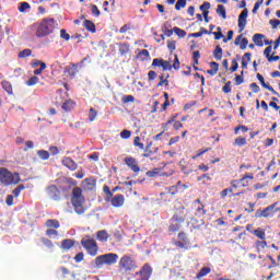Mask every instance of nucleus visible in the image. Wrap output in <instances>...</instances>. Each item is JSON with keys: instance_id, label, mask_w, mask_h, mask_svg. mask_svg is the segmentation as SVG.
I'll return each instance as SVG.
<instances>
[{"instance_id": "nucleus-1", "label": "nucleus", "mask_w": 280, "mask_h": 280, "mask_svg": "<svg viewBox=\"0 0 280 280\" xmlns=\"http://www.w3.org/2000/svg\"><path fill=\"white\" fill-rule=\"evenodd\" d=\"M84 196H82V188L74 187L72 189L71 205L78 215H84L86 208H84Z\"/></svg>"}, {"instance_id": "nucleus-2", "label": "nucleus", "mask_w": 280, "mask_h": 280, "mask_svg": "<svg viewBox=\"0 0 280 280\" xmlns=\"http://www.w3.org/2000/svg\"><path fill=\"white\" fill-rule=\"evenodd\" d=\"M54 30H56V20L44 19L37 27L36 36L37 38H45V36L54 34Z\"/></svg>"}, {"instance_id": "nucleus-3", "label": "nucleus", "mask_w": 280, "mask_h": 280, "mask_svg": "<svg viewBox=\"0 0 280 280\" xmlns=\"http://www.w3.org/2000/svg\"><path fill=\"white\" fill-rule=\"evenodd\" d=\"M119 259V255L115 253H108L104 255H100L95 258L96 268H102V266H115L117 260Z\"/></svg>"}, {"instance_id": "nucleus-4", "label": "nucleus", "mask_w": 280, "mask_h": 280, "mask_svg": "<svg viewBox=\"0 0 280 280\" xmlns=\"http://www.w3.org/2000/svg\"><path fill=\"white\" fill-rule=\"evenodd\" d=\"M81 246L88 250V254L91 257H95L97 255V250H100V247L97 246V242L94 238H91L89 236H85L81 240Z\"/></svg>"}, {"instance_id": "nucleus-5", "label": "nucleus", "mask_w": 280, "mask_h": 280, "mask_svg": "<svg viewBox=\"0 0 280 280\" xmlns=\"http://www.w3.org/2000/svg\"><path fill=\"white\" fill-rule=\"evenodd\" d=\"M118 266L119 269L122 270V272H130L132 270H137V262L132 257L128 255H125L120 258Z\"/></svg>"}, {"instance_id": "nucleus-6", "label": "nucleus", "mask_w": 280, "mask_h": 280, "mask_svg": "<svg viewBox=\"0 0 280 280\" xmlns=\"http://www.w3.org/2000/svg\"><path fill=\"white\" fill-rule=\"evenodd\" d=\"M178 194V187L177 186H171L166 187L164 191L160 194V198L163 202H172L174 200V196Z\"/></svg>"}, {"instance_id": "nucleus-7", "label": "nucleus", "mask_w": 280, "mask_h": 280, "mask_svg": "<svg viewBox=\"0 0 280 280\" xmlns=\"http://www.w3.org/2000/svg\"><path fill=\"white\" fill-rule=\"evenodd\" d=\"M136 280H150L152 277V266L144 264L141 269L135 273Z\"/></svg>"}, {"instance_id": "nucleus-8", "label": "nucleus", "mask_w": 280, "mask_h": 280, "mask_svg": "<svg viewBox=\"0 0 280 280\" xmlns=\"http://www.w3.org/2000/svg\"><path fill=\"white\" fill-rule=\"evenodd\" d=\"M46 194L50 200H55L56 202L62 200V192L58 189L57 185H50L46 188Z\"/></svg>"}, {"instance_id": "nucleus-9", "label": "nucleus", "mask_w": 280, "mask_h": 280, "mask_svg": "<svg viewBox=\"0 0 280 280\" xmlns=\"http://www.w3.org/2000/svg\"><path fill=\"white\" fill-rule=\"evenodd\" d=\"M187 213H189V211L187 209H185V207L178 208L172 218L173 222L183 224V222H185V220H187Z\"/></svg>"}, {"instance_id": "nucleus-10", "label": "nucleus", "mask_w": 280, "mask_h": 280, "mask_svg": "<svg viewBox=\"0 0 280 280\" xmlns=\"http://www.w3.org/2000/svg\"><path fill=\"white\" fill-rule=\"evenodd\" d=\"M177 237L178 241L175 242V246H177V248L187 249V246H189V238L187 237V234L185 232H179Z\"/></svg>"}, {"instance_id": "nucleus-11", "label": "nucleus", "mask_w": 280, "mask_h": 280, "mask_svg": "<svg viewBox=\"0 0 280 280\" xmlns=\"http://www.w3.org/2000/svg\"><path fill=\"white\" fill-rule=\"evenodd\" d=\"M246 19H248V9H244L238 15V32L242 33L246 28Z\"/></svg>"}, {"instance_id": "nucleus-12", "label": "nucleus", "mask_w": 280, "mask_h": 280, "mask_svg": "<svg viewBox=\"0 0 280 280\" xmlns=\"http://www.w3.org/2000/svg\"><path fill=\"white\" fill-rule=\"evenodd\" d=\"M109 202L112 203V206H114L117 209L119 207H124V202H126V197H124V195L121 194H118L112 197Z\"/></svg>"}, {"instance_id": "nucleus-13", "label": "nucleus", "mask_w": 280, "mask_h": 280, "mask_svg": "<svg viewBox=\"0 0 280 280\" xmlns=\"http://www.w3.org/2000/svg\"><path fill=\"white\" fill-rule=\"evenodd\" d=\"M61 163L65 167H67L71 172H75V170H78V163H75V161H73V159L71 158H63L61 160Z\"/></svg>"}, {"instance_id": "nucleus-14", "label": "nucleus", "mask_w": 280, "mask_h": 280, "mask_svg": "<svg viewBox=\"0 0 280 280\" xmlns=\"http://www.w3.org/2000/svg\"><path fill=\"white\" fill-rule=\"evenodd\" d=\"M125 163L136 174L141 172V167H139V164L137 163V160L135 158H126Z\"/></svg>"}, {"instance_id": "nucleus-15", "label": "nucleus", "mask_w": 280, "mask_h": 280, "mask_svg": "<svg viewBox=\"0 0 280 280\" xmlns=\"http://www.w3.org/2000/svg\"><path fill=\"white\" fill-rule=\"evenodd\" d=\"M10 176L11 172L8 171L5 167L0 168V182L3 183V185H10Z\"/></svg>"}, {"instance_id": "nucleus-16", "label": "nucleus", "mask_w": 280, "mask_h": 280, "mask_svg": "<svg viewBox=\"0 0 280 280\" xmlns=\"http://www.w3.org/2000/svg\"><path fill=\"white\" fill-rule=\"evenodd\" d=\"M275 207H277V203H272L270 206H268L267 208H265L261 212H262V218H272V215H275V213H277V211H279L280 208L275 210Z\"/></svg>"}, {"instance_id": "nucleus-17", "label": "nucleus", "mask_w": 280, "mask_h": 280, "mask_svg": "<svg viewBox=\"0 0 280 280\" xmlns=\"http://www.w3.org/2000/svg\"><path fill=\"white\" fill-rule=\"evenodd\" d=\"M234 45H240V49H246V47H248V38L244 37L243 34L238 35L235 40H234Z\"/></svg>"}, {"instance_id": "nucleus-18", "label": "nucleus", "mask_w": 280, "mask_h": 280, "mask_svg": "<svg viewBox=\"0 0 280 280\" xmlns=\"http://www.w3.org/2000/svg\"><path fill=\"white\" fill-rule=\"evenodd\" d=\"M194 205H195V207H196V205H198V207L196 208V215H199V217L206 215L207 210H205V206L202 205L200 199H196L194 201Z\"/></svg>"}, {"instance_id": "nucleus-19", "label": "nucleus", "mask_w": 280, "mask_h": 280, "mask_svg": "<svg viewBox=\"0 0 280 280\" xmlns=\"http://www.w3.org/2000/svg\"><path fill=\"white\" fill-rule=\"evenodd\" d=\"M83 27H85L88 32H91V34H95V32H97V27H95V23H93V21L91 20H84Z\"/></svg>"}, {"instance_id": "nucleus-20", "label": "nucleus", "mask_w": 280, "mask_h": 280, "mask_svg": "<svg viewBox=\"0 0 280 280\" xmlns=\"http://www.w3.org/2000/svg\"><path fill=\"white\" fill-rule=\"evenodd\" d=\"M62 110L66 113H71L75 108V102L72 100H67L62 105H61Z\"/></svg>"}, {"instance_id": "nucleus-21", "label": "nucleus", "mask_w": 280, "mask_h": 280, "mask_svg": "<svg viewBox=\"0 0 280 280\" xmlns=\"http://www.w3.org/2000/svg\"><path fill=\"white\" fill-rule=\"evenodd\" d=\"M73 246H75V241H73L71 238H66L61 242V248L63 250H71V248H73Z\"/></svg>"}, {"instance_id": "nucleus-22", "label": "nucleus", "mask_w": 280, "mask_h": 280, "mask_svg": "<svg viewBox=\"0 0 280 280\" xmlns=\"http://www.w3.org/2000/svg\"><path fill=\"white\" fill-rule=\"evenodd\" d=\"M266 38V36L264 34H255L253 36V42L255 43V45H257V47H264V39Z\"/></svg>"}, {"instance_id": "nucleus-23", "label": "nucleus", "mask_w": 280, "mask_h": 280, "mask_svg": "<svg viewBox=\"0 0 280 280\" xmlns=\"http://www.w3.org/2000/svg\"><path fill=\"white\" fill-rule=\"evenodd\" d=\"M148 58H150V51H148V49H142L136 55V59L140 60V62L148 60Z\"/></svg>"}, {"instance_id": "nucleus-24", "label": "nucleus", "mask_w": 280, "mask_h": 280, "mask_svg": "<svg viewBox=\"0 0 280 280\" xmlns=\"http://www.w3.org/2000/svg\"><path fill=\"white\" fill-rule=\"evenodd\" d=\"M118 51H119L120 56H127L128 52L130 51V45H128L126 43H120Z\"/></svg>"}, {"instance_id": "nucleus-25", "label": "nucleus", "mask_w": 280, "mask_h": 280, "mask_svg": "<svg viewBox=\"0 0 280 280\" xmlns=\"http://www.w3.org/2000/svg\"><path fill=\"white\" fill-rule=\"evenodd\" d=\"M21 183V175L19 173H11V176H9V185H19Z\"/></svg>"}, {"instance_id": "nucleus-26", "label": "nucleus", "mask_w": 280, "mask_h": 280, "mask_svg": "<svg viewBox=\"0 0 280 280\" xmlns=\"http://www.w3.org/2000/svg\"><path fill=\"white\" fill-rule=\"evenodd\" d=\"M250 56H253L250 52H245L242 57V69H247L248 63L250 62Z\"/></svg>"}, {"instance_id": "nucleus-27", "label": "nucleus", "mask_w": 280, "mask_h": 280, "mask_svg": "<svg viewBox=\"0 0 280 280\" xmlns=\"http://www.w3.org/2000/svg\"><path fill=\"white\" fill-rule=\"evenodd\" d=\"M46 226H48V229H60V221L56 219H48L46 221Z\"/></svg>"}, {"instance_id": "nucleus-28", "label": "nucleus", "mask_w": 280, "mask_h": 280, "mask_svg": "<svg viewBox=\"0 0 280 280\" xmlns=\"http://www.w3.org/2000/svg\"><path fill=\"white\" fill-rule=\"evenodd\" d=\"M97 240H100V242H108V232H106L105 230L98 231L96 234Z\"/></svg>"}, {"instance_id": "nucleus-29", "label": "nucleus", "mask_w": 280, "mask_h": 280, "mask_svg": "<svg viewBox=\"0 0 280 280\" xmlns=\"http://www.w3.org/2000/svg\"><path fill=\"white\" fill-rule=\"evenodd\" d=\"M211 69L207 71L209 75H215L218 73V70L220 69V65L218 62H210Z\"/></svg>"}, {"instance_id": "nucleus-30", "label": "nucleus", "mask_w": 280, "mask_h": 280, "mask_svg": "<svg viewBox=\"0 0 280 280\" xmlns=\"http://www.w3.org/2000/svg\"><path fill=\"white\" fill-rule=\"evenodd\" d=\"M252 233L253 235H256L258 240H266V231H264L261 228L254 230Z\"/></svg>"}, {"instance_id": "nucleus-31", "label": "nucleus", "mask_w": 280, "mask_h": 280, "mask_svg": "<svg viewBox=\"0 0 280 280\" xmlns=\"http://www.w3.org/2000/svg\"><path fill=\"white\" fill-rule=\"evenodd\" d=\"M176 119H178V114H174L173 116H171L166 122H163V124H162L163 130H167V127H168L171 124H173L174 121H177Z\"/></svg>"}, {"instance_id": "nucleus-32", "label": "nucleus", "mask_w": 280, "mask_h": 280, "mask_svg": "<svg viewBox=\"0 0 280 280\" xmlns=\"http://www.w3.org/2000/svg\"><path fill=\"white\" fill-rule=\"evenodd\" d=\"M211 272V268L203 267L200 269V271L197 273L196 279H202V277H207Z\"/></svg>"}, {"instance_id": "nucleus-33", "label": "nucleus", "mask_w": 280, "mask_h": 280, "mask_svg": "<svg viewBox=\"0 0 280 280\" xmlns=\"http://www.w3.org/2000/svg\"><path fill=\"white\" fill-rule=\"evenodd\" d=\"M222 47L220 45H218L214 50H213V56L215 60H222Z\"/></svg>"}, {"instance_id": "nucleus-34", "label": "nucleus", "mask_w": 280, "mask_h": 280, "mask_svg": "<svg viewBox=\"0 0 280 280\" xmlns=\"http://www.w3.org/2000/svg\"><path fill=\"white\" fill-rule=\"evenodd\" d=\"M85 185L90 189H95V185H97V180L94 177L85 178Z\"/></svg>"}, {"instance_id": "nucleus-35", "label": "nucleus", "mask_w": 280, "mask_h": 280, "mask_svg": "<svg viewBox=\"0 0 280 280\" xmlns=\"http://www.w3.org/2000/svg\"><path fill=\"white\" fill-rule=\"evenodd\" d=\"M173 32L179 38H185V36H187V32L185 30H182L180 27H177V26L173 27Z\"/></svg>"}, {"instance_id": "nucleus-36", "label": "nucleus", "mask_w": 280, "mask_h": 280, "mask_svg": "<svg viewBox=\"0 0 280 280\" xmlns=\"http://www.w3.org/2000/svg\"><path fill=\"white\" fill-rule=\"evenodd\" d=\"M217 14H219L221 19H226V8H224L222 4H218Z\"/></svg>"}, {"instance_id": "nucleus-37", "label": "nucleus", "mask_w": 280, "mask_h": 280, "mask_svg": "<svg viewBox=\"0 0 280 280\" xmlns=\"http://www.w3.org/2000/svg\"><path fill=\"white\" fill-rule=\"evenodd\" d=\"M59 271L61 272L62 279H69V277H71V270L67 267H60Z\"/></svg>"}, {"instance_id": "nucleus-38", "label": "nucleus", "mask_w": 280, "mask_h": 280, "mask_svg": "<svg viewBox=\"0 0 280 280\" xmlns=\"http://www.w3.org/2000/svg\"><path fill=\"white\" fill-rule=\"evenodd\" d=\"M133 145L136 148H139L140 150H144L145 149V145L141 142V137H139V136L135 137Z\"/></svg>"}, {"instance_id": "nucleus-39", "label": "nucleus", "mask_w": 280, "mask_h": 280, "mask_svg": "<svg viewBox=\"0 0 280 280\" xmlns=\"http://www.w3.org/2000/svg\"><path fill=\"white\" fill-rule=\"evenodd\" d=\"M37 155L39 156V159H42V161H48V159H49V151L38 150L37 151Z\"/></svg>"}, {"instance_id": "nucleus-40", "label": "nucleus", "mask_w": 280, "mask_h": 280, "mask_svg": "<svg viewBox=\"0 0 280 280\" xmlns=\"http://www.w3.org/2000/svg\"><path fill=\"white\" fill-rule=\"evenodd\" d=\"M40 80L38 79V77H31L27 81H26V86H36V84H38Z\"/></svg>"}, {"instance_id": "nucleus-41", "label": "nucleus", "mask_w": 280, "mask_h": 280, "mask_svg": "<svg viewBox=\"0 0 280 280\" xmlns=\"http://www.w3.org/2000/svg\"><path fill=\"white\" fill-rule=\"evenodd\" d=\"M32 56V49L26 48L19 52L18 58H30Z\"/></svg>"}, {"instance_id": "nucleus-42", "label": "nucleus", "mask_w": 280, "mask_h": 280, "mask_svg": "<svg viewBox=\"0 0 280 280\" xmlns=\"http://www.w3.org/2000/svg\"><path fill=\"white\" fill-rule=\"evenodd\" d=\"M234 145L242 148V145H246V138L244 137H238L234 140Z\"/></svg>"}, {"instance_id": "nucleus-43", "label": "nucleus", "mask_w": 280, "mask_h": 280, "mask_svg": "<svg viewBox=\"0 0 280 280\" xmlns=\"http://www.w3.org/2000/svg\"><path fill=\"white\" fill-rule=\"evenodd\" d=\"M2 88L9 95H12V83H10L9 81H2Z\"/></svg>"}, {"instance_id": "nucleus-44", "label": "nucleus", "mask_w": 280, "mask_h": 280, "mask_svg": "<svg viewBox=\"0 0 280 280\" xmlns=\"http://www.w3.org/2000/svg\"><path fill=\"white\" fill-rule=\"evenodd\" d=\"M25 189V185L21 184L15 189H13L12 194L15 198H19L21 196V192Z\"/></svg>"}, {"instance_id": "nucleus-45", "label": "nucleus", "mask_w": 280, "mask_h": 280, "mask_svg": "<svg viewBox=\"0 0 280 280\" xmlns=\"http://www.w3.org/2000/svg\"><path fill=\"white\" fill-rule=\"evenodd\" d=\"M150 148H152V142H149L144 149V154L142 155L144 159L152 156V150H150Z\"/></svg>"}, {"instance_id": "nucleus-46", "label": "nucleus", "mask_w": 280, "mask_h": 280, "mask_svg": "<svg viewBox=\"0 0 280 280\" xmlns=\"http://www.w3.org/2000/svg\"><path fill=\"white\" fill-rule=\"evenodd\" d=\"M103 191L107 196L106 202H110V198H113V192L110 191V187H108L106 185L103 186Z\"/></svg>"}, {"instance_id": "nucleus-47", "label": "nucleus", "mask_w": 280, "mask_h": 280, "mask_svg": "<svg viewBox=\"0 0 280 280\" xmlns=\"http://www.w3.org/2000/svg\"><path fill=\"white\" fill-rule=\"evenodd\" d=\"M244 71H241V75L240 74H235V84L236 86H240V84H244Z\"/></svg>"}, {"instance_id": "nucleus-48", "label": "nucleus", "mask_w": 280, "mask_h": 280, "mask_svg": "<svg viewBox=\"0 0 280 280\" xmlns=\"http://www.w3.org/2000/svg\"><path fill=\"white\" fill-rule=\"evenodd\" d=\"M187 5V0H177L175 4V10L179 11L183 10Z\"/></svg>"}, {"instance_id": "nucleus-49", "label": "nucleus", "mask_w": 280, "mask_h": 280, "mask_svg": "<svg viewBox=\"0 0 280 280\" xmlns=\"http://www.w3.org/2000/svg\"><path fill=\"white\" fill-rule=\"evenodd\" d=\"M211 9V3L210 2H203L200 7H199V10L201 12H209V10Z\"/></svg>"}, {"instance_id": "nucleus-50", "label": "nucleus", "mask_w": 280, "mask_h": 280, "mask_svg": "<svg viewBox=\"0 0 280 280\" xmlns=\"http://www.w3.org/2000/svg\"><path fill=\"white\" fill-rule=\"evenodd\" d=\"M130 137H132V131H130L128 129H124L120 132V138H122V139H130Z\"/></svg>"}, {"instance_id": "nucleus-51", "label": "nucleus", "mask_w": 280, "mask_h": 280, "mask_svg": "<svg viewBox=\"0 0 280 280\" xmlns=\"http://www.w3.org/2000/svg\"><path fill=\"white\" fill-rule=\"evenodd\" d=\"M42 244H44V246H46V248H54V243L49 238L43 237Z\"/></svg>"}, {"instance_id": "nucleus-52", "label": "nucleus", "mask_w": 280, "mask_h": 280, "mask_svg": "<svg viewBox=\"0 0 280 280\" xmlns=\"http://www.w3.org/2000/svg\"><path fill=\"white\" fill-rule=\"evenodd\" d=\"M159 78L160 82L158 83V86H163V84H165V86H170V81L165 79V75L161 74Z\"/></svg>"}, {"instance_id": "nucleus-53", "label": "nucleus", "mask_w": 280, "mask_h": 280, "mask_svg": "<svg viewBox=\"0 0 280 280\" xmlns=\"http://www.w3.org/2000/svg\"><path fill=\"white\" fill-rule=\"evenodd\" d=\"M96 117H97V110H95V108L91 107L90 115H89L90 121H95Z\"/></svg>"}, {"instance_id": "nucleus-54", "label": "nucleus", "mask_w": 280, "mask_h": 280, "mask_svg": "<svg viewBox=\"0 0 280 280\" xmlns=\"http://www.w3.org/2000/svg\"><path fill=\"white\" fill-rule=\"evenodd\" d=\"M45 69H47V63H42V66L38 69L34 70V75H40V73H43Z\"/></svg>"}, {"instance_id": "nucleus-55", "label": "nucleus", "mask_w": 280, "mask_h": 280, "mask_svg": "<svg viewBox=\"0 0 280 280\" xmlns=\"http://www.w3.org/2000/svg\"><path fill=\"white\" fill-rule=\"evenodd\" d=\"M162 69L163 71H172V63L163 59L162 61Z\"/></svg>"}, {"instance_id": "nucleus-56", "label": "nucleus", "mask_w": 280, "mask_h": 280, "mask_svg": "<svg viewBox=\"0 0 280 280\" xmlns=\"http://www.w3.org/2000/svg\"><path fill=\"white\" fill-rule=\"evenodd\" d=\"M238 68H240V63L237 62V59H233L232 67L230 68V71L232 73H235V71H237Z\"/></svg>"}, {"instance_id": "nucleus-57", "label": "nucleus", "mask_w": 280, "mask_h": 280, "mask_svg": "<svg viewBox=\"0 0 280 280\" xmlns=\"http://www.w3.org/2000/svg\"><path fill=\"white\" fill-rule=\"evenodd\" d=\"M60 38H62L63 40H70L71 35H69V33H67V31L65 28H62L60 31Z\"/></svg>"}, {"instance_id": "nucleus-58", "label": "nucleus", "mask_w": 280, "mask_h": 280, "mask_svg": "<svg viewBox=\"0 0 280 280\" xmlns=\"http://www.w3.org/2000/svg\"><path fill=\"white\" fill-rule=\"evenodd\" d=\"M171 233H177V231H180V223H175L170 225Z\"/></svg>"}, {"instance_id": "nucleus-59", "label": "nucleus", "mask_w": 280, "mask_h": 280, "mask_svg": "<svg viewBox=\"0 0 280 280\" xmlns=\"http://www.w3.org/2000/svg\"><path fill=\"white\" fill-rule=\"evenodd\" d=\"M75 73H78V69L75 68V65H73L68 69V75H70V78H75Z\"/></svg>"}, {"instance_id": "nucleus-60", "label": "nucleus", "mask_w": 280, "mask_h": 280, "mask_svg": "<svg viewBox=\"0 0 280 280\" xmlns=\"http://www.w3.org/2000/svg\"><path fill=\"white\" fill-rule=\"evenodd\" d=\"M31 5L28 2H21L19 10L20 12H25V10H30Z\"/></svg>"}, {"instance_id": "nucleus-61", "label": "nucleus", "mask_w": 280, "mask_h": 280, "mask_svg": "<svg viewBox=\"0 0 280 280\" xmlns=\"http://www.w3.org/2000/svg\"><path fill=\"white\" fill-rule=\"evenodd\" d=\"M130 102H135V96L133 95H125L122 97V104H129Z\"/></svg>"}, {"instance_id": "nucleus-62", "label": "nucleus", "mask_w": 280, "mask_h": 280, "mask_svg": "<svg viewBox=\"0 0 280 280\" xmlns=\"http://www.w3.org/2000/svg\"><path fill=\"white\" fill-rule=\"evenodd\" d=\"M91 11H92V14H94V16H100V14H102V12H100V9L95 4L91 5Z\"/></svg>"}, {"instance_id": "nucleus-63", "label": "nucleus", "mask_w": 280, "mask_h": 280, "mask_svg": "<svg viewBox=\"0 0 280 280\" xmlns=\"http://www.w3.org/2000/svg\"><path fill=\"white\" fill-rule=\"evenodd\" d=\"M163 66V59L155 58L152 61V67H162Z\"/></svg>"}, {"instance_id": "nucleus-64", "label": "nucleus", "mask_w": 280, "mask_h": 280, "mask_svg": "<svg viewBox=\"0 0 280 280\" xmlns=\"http://www.w3.org/2000/svg\"><path fill=\"white\" fill-rule=\"evenodd\" d=\"M223 93H231V81H228L222 88Z\"/></svg>"}]
</instances>
